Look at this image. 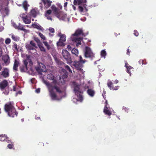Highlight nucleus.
I'll use <instances>...</instances> for the list:
<instances>
[{
  "mask_svg": "<svg viewBox=\"0 0 156 156\" xmlns=\"http://www.w3.org/2000/svg\"><path fill=\"white\" fill-rule=\"evenodd\" d=\"M56 62L58 66L60 68L64 67L65 65V64L64 62L58 59L56 60Z\"/></svg>",
  "mask_w": 156,
  "mask_h": 156,
  "instance_id": "b1692460",
  "label": "nucleus"
},
{
  "mask_svg": "<svg viewBox=\"0 0 156 156\" xmlns=\"http://www.w3.org/2000/svg\"><path fill=\"white\" fill-rule=\"evenodd\" d=\"M2 59L6 65H7L9 64L10 62V59L8 55H6L3 56Z\"/></svg>",
  "mask_w": 156,
  "mask_h": 156,
  "instance_id": "a211bd4d",
  "label": "nucleus"
},
{
  "mask_svg": "<svg viewBox=\"0 0 156 156\" xmlns=\"http://www.w3.org/2000/svg\"><path fill=\"white\" fill-rule=\"evenodd\" d=\"M11 42V40L9 38H6L5 41V43L7 44H8Z\"/></svg>",
  "mask_w": 156,
  "mask_h": 156,
  "instance_id": "49530a36",
  "label": "nucleus"
},
{
  "mask_svg": "<svg viewBox=\"0 0 156 156\" xmlns=\"http://www.w3.org/2000/svg\"><path fill=\"white\" fill-rule=\"evenodd\" d=\"M43 81L44 83L45 84L48 86L49 90L50 89H51L52 86L51 84L50 83L48 82H47L45 80H44Z\"/></svg>",
  "mask_w": 156,
  "mask_h": 156,
  "instance_id": "f704fd0d",
  "label": "nucleus"
},
{
  "mask_svg": "<svg viewBox=\"0 0 156 156\" xmlns=\"http://www.w3.org/2000/svg\"><path fill=\"white\" fill-rule=\"evenodd\" d=\"M108 108V107L107 106V105H105L103 109V112L105 115L110 116L112 115V112L109 110Z\"/></svg>",
  "mask_w": 156,
  "mask_h": 156,
  "instance_id": "f3484780",
  "label": "nucleus"
},
{
  "mask_svg": "<svg viewBox=\"0 0 156 156\" xmlns=\"http://www.w3.org/2000/svg\"><path fill=\"white\" fill-rule=\"evenodd\" d=\"M83 40V37H79L78 38H73L72 39V41L76 43V47L78 46L79 45L81 44V41Z\"/></svg>",
  "mask_w": 156,
  "mask_h": 156,
  "instance_id": "f8f14e48",
  "label": "nucleus"
},
{
  "mask_svg": "<svg viewBox=\"0 0 156 156\" xmlns=\"http://www.w3.org/2000/svg\"><path fill=\"white\" fill-rule=\"evenodd\" d=\"M34 40L38 44H39V43H41L40 40L38 39V38H35V39Z\"/></svg>",
  "mask_w": 156,
  "mask_h": 156,
  "instance_id": "052dcab7",
  "label": "nucleus"
},
{
  "mask_svg": "<svg viewBox=\"0 0 156 156\" xmlns=\"http://www.w3.org/2000/svg\"><path fill=\"white\" fill-rule=\"evenodd\" d=\"M58 36L60 37L59 39V41L65 42L66 41V36L64 34H62L61 33H59Z\"/></svg>",
  "mask_w": 156,
  "mask_h": 156,
  "instance_id": "5701e85b",
  "label": "nucleus"
},
{
  "mask_svg": "<svg viewBox=\"0 0 156 156\" xmlns=\"http://www.w3.org/2000/svg\"><path fill=\"white\" fill-rule=\"evenodd\" d=\"M0 11L3 17H5L6 16L9 15V10L8 7H5L4 9H1Z\"/></svg>",
  "mask_w": 156,
  "mask_h": 156,
  "instance_id": "9b49d317",
  "label": "nucleus"
},
{
  "mask_svg": "<svg viewBox=\"0 0 156 156\" xmlns=\"http://www.w3.org/2000/svg\"><path fill=\"white\" fill-rule=\"evenodd\" d=\"M51 9L54 11L55 14L57 17L59 16V13L58 12V9L55 6L52 5L51 6Z\"/></svg>",
  "mask_w": 156,
  "mask_h": 156,
  "instance_id": "393cba45",
  "label": "nucleus"
},
{
  "mask_svg": "<svg viewBox=\"0 0 156 156\" xmlns=\"http://www.w3.org/2000/svg\"><path fill=\"white\" fill-rule=\"evenodd\" d=\"M134 34L135 36L137 37L139 35V33L136 30H134Z\"/></svg>",
  "mask_w": 156,
  "mask_h": 156,
  "instance_id": "6e6d98bb",
  "label": "nucleus"
},
{
  "mask_svg": "<svg viewBox=\"0 0 156 156\" xmlns=\"http://www.w3.org/2000/svg\"><path fill=\"white\" fill-rule=\"evenodd\" d=\"M32 26L33 28L37 29L40 30H43V28L39 25L33 24H32Z\"/></svg>",
  "mask_w": 156,
  "mask_h": 156,
  "instance_id": "a878e982",
  "label": "nucleus"
},
{
  "mask_svg": "<svg viewBox=\"0 0 156 156\" xmlns=\"http://www.w3.org/2000/svg\"><path fill=\"white\" fill-rule=\"evenodd\" d=\"M39 36L41 37V39L43 40H46V38L44 35L42 34L39 33L38 34Z\"/></svg>",
  "mask_w": 156,
  "mask_h": 156,
  "instance_id": "ea45409f",
  "label": "nucleus"
},
{
  "mask_svg": "<svg viewBox=\"0 0 156 156\" xmlns=\"http://www.w3.org/2000/svg\"><path fill=\"white\" fill-rule=\"evenodd\" d=\"M12 47L13 48L15 49V50H16L17 51H18V48H17V44L15 43L12 46Z\"/></svg>",
  "mask_w": 156,
  "mask_h": 156,
  "instance_id": "09e8293b",
  "label": "nucleus"
},
{
  "mask_svg": "<svg viewBox=\"0 0 156 156\" xmlns=\"http://www.w3.org/2000/svg\"><path fill=\"white\" fill-rule=\"evenodd\" d=\"M144 61L142 59H140L138 61V63L140 65H143V64H145L144 63Z\"/></svg>",
  "mask_w": 156,
  "mask_h": 156,
  "instance_id": "603ef678",
  "label": "nucleus"
},
{
  "mask_svg": "<svg viewBox=\"0 0 156 156\" xmlns=\"http://www.w3.org/2000/svg\"><path fill=\"white\" fill-rule=\"evenodd\" d=\"M45 16L47 17V19L48 20H52V18L51 16H50V15H45Z\"/></svg>",
  "mask_w": 156,
  "mask_h": 156,
  "instance_id": "5fc2aeb1",
  "label": "nucleus"
},
{
  "mask_svg": "<svg viewBox=\"0 0 156 156\" xmlns=\"http://www.w3.org/2000/svg\"><path fill=\"white\" fill-rule=\"evenodd\" d=\"M12 26L15 28L16 29H17V28L18 25H17L14 22H12Z\"/></svg>",
  "mask_w": 156,
  "mask_h": 156,
  "instance_id": "864d4df0",
  "label": "nucleus"
},
{
  "mask_svg": "<svg viewBox=\"0 0 156 156\" xmlns=\"http://www.w3.org/2000/svg\"><path fill=\"white\" fill-rule=\"evenodd\" d=\"M9 83L6 80H4L0 83V89L2 91H3L4 89L7 88L8 86Z\"/></svg>",
  "mask_w": 156,
  "mask_h": 156,
  "instance_id": "6e6552de",
  "label": "nucleus"
},
{
  "mask_svg": "<svg viewBox=\"0 0 156 156\" xmlns=\"http://www.w3.org/2000/svg\"><path fill=\"white\" fill-rule=\"evenodd\" d=\"M20 17L22 18L23 21L25 24H28L31 22V17L28 15H27V12L21 13L20 15Z\"/></svg>",
  "mask_w": 156,
  "mask_h": 156,
  "instance_id": "423d86ee",
  "label": "nucleus"
},
{
  "mask_svg": "<svg viewBox=\"0 0 156 156\" xmlns=\"http://www.w3.org/2000/svg\"><path fill=\"white\" fill-rule=\"evenodd\" d=\"M107 85L110 89L112 90H117L118 89L119 87V86H118L114 87L113 82L110 81H108Z\"/></svg>",
  "mask_w": 156,
  "mask_h": 156,
  "instance_id": "1a4fd4ad",
  "label": "nucleus"
},
{
  "mask_svg": "<svg viewBox=\"0 0 156 156\" xmlns=\"http://www.w3.org/2000/svg\"><path fill=\"white\" fill-rule=\"evenodd\" d=\"M52 83L54 84V86H57L56 84L57 83V81L55 80H54Z\"/></svg>",
  "mask_w": 156,
  "mask_h": 156,
  "instance_id": "bf43d9fd",
  "label": "nucleus"
},
{
  "mask_svg": "<svg viewBox=\"0 0 156 156\" xmlns=\"http://www.w3.org/2000/svg\"><path fill=\"white\" fill-rule=\"evenodd\" d=\"M67 48L68 49V50H70L71 49V47L70 45H68L67 46Z\"/></svg>",
  "mask_w": 156,
  "mask_h": 156,
  "instance_id": "e2e57ef3",
  "label": "nucleus"
},
{
  "mask_svg": "<svg viewBox=\"0 0 156 156\" xmlns=\"http://www.w3.org/2000/svg\"><path fill=\"white\" fill-rule=\"evenodd\" d=\"M1 75L5 78L9 77V69L7 68L4 69L1 72Z\"/></svg>",
  "mask_w": 156,
  "mask_h": 156,
  "instance_id": "ddd939ff",
  "label": "nucleus"
},
{
  "mask_svg": "<svg viewBox=\"0 0 156 156\" xmlns=\"http://www.w3.org/2000/svg\"><path fill=\"white\" fill-rule=\"evenodd\" d=\"M126 54L128 55H129L130 54L129 49V48H128V49L127 50Z\"/></svg>",
  "mask_w": 156,
  "mask_h": 156,
  "instance_id": "69168bd1",
  "label": "nucleus"
},
{
  "mask_svg": "<svg viewBox=\"0 0 156 156\" xmlns=\"http://www.w3.org/2000/svg\"><path fill=\"white\" fill-rule=\"evenodd\" d=\"M11 38L13 41H17L19 40V37L17 36H16L13 34H11Z\"/></svg>",
  "mask_w": 156,
  "mask_h": 156,
  "instance_id": "c756f323",
  "label": "nucleus"
},
{
  "mask_svg": "<svg viewBox=\"0 0 156 156\" xmlns=\"http://www.w3.org/2000/svg\"><path fill=\"white\" fill-rule=\"evenodd\" d=\"M19 64V62L16 59H15V60L13 67V69L14 70H17V67L18 66Z\"/></svg>",
  "mask_w": 156,
  "mask_h": 156,
  "instance_id": "bb28decb",
  "label": "nucleus"
},
{
  "mask_svg": "<svg viewBox=\"0 0 156 156\" xmlns=\"http://www.w3.org/2000/svg\"><path fill=\"white\" fill-rule=\"evenodd\" d=\"M43 43L44 44V45L47 47L48 50H49L51 47L50 45L48 44L47 41H43Z\"/></svg>",
  "mask_w": 156,
  "mask_h": 156,
  "instance_id": "58836bf2",
  "label": "nucleus"
},
{
  "mask_svg": "<svg viewBox=\"0 0 156 156\" xmlns=\"http://www.w3.org/2000/svg\"><path fill=\"white\" fill-rule=\"evenodd\" d=\"M127 73H128L130 75H131V72L130 71V69H127Z\"/></svg>",
  "mask_w": 156,
  "mask_h": 156,
  "instance_id": "774afa93",
  "label": "nucleus"
},
{
  "mask_svg": "<svg viewBox=\"0 0 156 156\" xmlns=\"http://www.w3.org/2000/svg\"><path fill=\"white\" fill-rule=\"evenodd\" d=\"M64 67H65V68L69 72L72 73V71L70 68L69 67V66L68 65H65Z\"/></svg>",
  "mask_w": 156,
  "mask_h": 156,
  "instance_id": "c03bdc74",
  "label": "nucleus"
},
{
  "mask_svg": "<svg viewBox=\"0 0 156 156\" xmlns=\"http://www.w3.org/2000/svg\"><path fill=\"white\" fill-rule=\"evenodd\" d=\"M49 30L50 32L52 33H54L55 32V30L54 28H50Z\"/></svg>",
  "mask_w": 156,
  "mask_h": 156,
  "instance_id": "13d9d810",
  "label": "nucleus"
},
{
  "mask_svg": "<svg viewBox=\"0 0 156 156\" xmlns=\"http://www.w3.org/2000/svg\"><path fill=\"white\" fill-rule=\"evenodd\" d=\"M3 92V93L5 95H7L9 93V90L8 88H5Z\"/></svg>",
  "mask_w": 156,
  "mask_h": 156,
  "instance_id": "4c0bfd02",
  "label": "nucleus"
},
{
  "mask_svg": "<svg viewBox=\"0 0 156 156\" xmlns=\"http://www.w3.org/2000/svg\"><path fill=\"white\" fill-rule=\"evenodd\" d=\"M42 2L44 3L45 7L47 9L50 7L52 2L50 0H41Z\"/></svg>",
  "mask_w": 156,
  "mask_h": 156,
  "instance_id": "2eb2a0df",
  "label": "nucleus"
},
{
  "mask_svg": "<svg viewBox=\"0 0 156 156\" xmlns=\"http://www.w3.org/2000/svg\"><path fill=\"white\" fill-rule=\"evenodd\" d=\"M71 52L72 54H74L76 56H77L78 54V50L75 48H73L71 51Z\"/></svg>",
  "mask_w": 156,
  "mask_h": 156,
  "instance_id": "2f4dec72",
  "label": "nucleus"
},
{
  "mask_svg": "<svg viewBox=\"0 0 156 156\" xmlns=\"http://www.w3.org/2000/svg\"><path fill=\"white\" fill-rule=\"evenodd\" d=\"M74 87V90L75 94L77 96V98L79 100L81 101L83 100V96L82 94L83 92H82L80 88V86L79 85L75 84Z\"/></svg>",
  "mask_w": 156,
  "mask_h": 156,
  "instance_id": "7ed1b4c3",
  "label": "nucleus"
},
{
  "mask_svg": "<svg viewBox=\"0 0 156 156\" xmlns=\"http://www.w3.org/2000/svg\"><path fill=\"white\" fill-rule=\"evenodd\" d=\"M17 29L23 31L25 32H27V30L24 28V26L21 24L19 23Z\"/></svg>",
  "mask_w": 156,
  "mask_h": 156,
  "instance_id": "4be33fe9",
  "label": "nucleus"
},
{
  "mask_svg": "<svg viewBox=\"0 0 156 156\" xmlns=\"http://www.w3.org/2000/svg\"><path fill=\"white\" fill-rule=\"evenodd\" d=\"M83 3V0H74L73 3L75 5H79Z\"/></svg>",
  "mask_w": 156,
  "mask_h": 156,
  "instance_id": "7c9ffc66",
  "label": "nucleus"
},
{
  "mask_svg": "<svg viewBox=\"0 0 156 156\" xmlns=\"http://www.w3.org/2000/svg\"><path fill=\"white\" fill-rule=\"evenodd\" d=\"M38 45L41 51L44 52L46 51V50L43 46V44L41 43H39L38 44Z\"/></svg>",
  "mask_w": 156,
  "mask_h": 156,
  "instance_id": "c85d7f7f",
  "label": "nucleus"
},
{
  "mask_svg": "<svg viewBox=\"0 0 156 156\" xmlns=\"http://www.w3.org/2000/svg\"><path fill=\"white\" fill-rule=\"evenodd\" d=\"M1 1L3 3V5H7L9 3L8 0H3V1L2 0H1Z\"/></svg>",
  "mask_w": 156,
  "mask_h": 156,
  "instance_id": "79ce46f5",
  "label": "nucleus"
},
{
  "mask_svg": "<svg viewBox=\"0 0 156 156\" xmlns=\"http://www.w3.org/2000/svg\"><path fill=\"white\" fill-rule=\"evenodd\" d=\"M62 54L63 58L66 59L67 63L68 64L71 63L72 62V59L69 52L66 50H63Z\"/></svg>",
  "mask_w": 156,
  "mask_h": 156,
  "instance_id": "39448f33",
  "label": "nucleus"
},
{
  "mask_svg": "<svg viewBox=\"0 0 156 156\" xmlns=\"http://www.w3.org/2000/svg\"><path fill=\"white\" fill-rule=\"evenodd\" d=\"M40 88H38L36 90V92L37 93H40Z\"/></svg>",
  "mask_w": 156,
  "mask_h": 156,
  "instance_id": "0e129e2a",
  "label": "nucleus"
},
{
  "mask_svg": "<svg viewBox=\"0 0 156 156\" xmlns=\"http://www.w3.org/2000/svg\"><path fill=\"white\" fill-rule=\"evenodd\" d=\"M63 42V41H59V40L57 42V45L60 46H64L65 44Z\"/></svg>",
  "mask_w": 156,
  "mask_h": 156,
  "instance_id": "c9c22d12",
  "label": "nucleus"
},
{
  "mask_svg": "<svg viewBox=\"0 0 156 156\" xmlns=\"http://www.w3.org/2000/svg\"><path fill=\"white\" fill-rule=\"evenodd\" d=\"M35 119L37 120H39L40 119V117H37V116H35Z\"/></svg>",
  "mask_w": 156,
  "mask_h": 156,
  "instance_id": "338daca9",
  "label": "nucleus"
},
{
  "mask_svg": "<svg viewBox=\"0 0 156 156\" xmlns=\"http://www.w3.org/2000/svg\"><path fill=\"white\" fill-rule=\"evenodd\" d=\"M13 105V102H9L5 105L4 108L5 111L8 113V115L12 118L16 117L18 114Z\"/></svg>",
  "mask_w": 156,
  "mask_h": 156,
  "instance_id": "f257e3e1",
  "label": "nucleus"
},
{
  "mask_svg": "<svg viewBox=\"0 0 156 156\" xmlns=\"http://www.w3.org/2000/svg\"><path fill=\"white\" fill-rule=\"evenodd\" d=\"M101 55L102 57H103L105 58L106 55V51L104 50L101 51Z\"/></svg>",
  "mask_w": 156,
  "mask_h": 156,
  "instance_id": "a19ab883",
  "label": "nucleus"
},
{
  "mask_svg": "<svg viewBox=\"0 0 156 156\" xmlns=\"http://www.w3.org/2000/svg\"><path fill=\"white\" fill-rule=\"evenodd\" d=\"M30 44L32 45V46L34 47L35 48H37V47L36 46V44L35 43H34V41H30Z\"/></svg>",
  "mask_w": 156,
  "mask_h": 156,
  "instance_id": "37998d69",
  "label": "nucleus"
},
{
  "mask_svg": "<svg viewBox=\"0 0 156 156\" xmlns=\"http://www.w3.org/2000/svg\"><path fill=\"white\" fill-rule=\"evenodd\" d=\"M51 89H53V90L54 89H55L56 92L60 93H61L62 92V91L60 89L59 87L57 86H52Z\"/></svg>",
  "mask_w": 156,
  "mask_h": 156,
  "instance_id": "cd10ccee",
  "label": "nucleus"
},
{
  "mask_svg": "<svg viewBox=\"0 0 156 156\" xmlns=\"http://www.w3.org/2000/svg\"><path fill=\"white\" fill-rule=\"evenodd\" d=\"M73 36H78L80 35H82L85 36L83 32V31L82 29H78L75 31V33L73 34Z\"/></svg>",
  "mask_w": 156,
  "mask_h": 156,
  "instance_id": "4468645a",
  "label": "nucleus"
},
{
  "mask_svg": "<svg viewBox=\"0 0 156 156\" xmlns=\"http://www.w3.org/2000/svg\"><path fill=\"white\" fill-rule=\"evenodd\" d=\"M86 61V60L83 59L82 58L81 56H80V60L79 62H80V63L83 64L85 63Z\"/></svg>",
  "mask_w": 156,
  "mask_h": 156,
  "instance_id": "a18cd8bd",
  "label": "nucleus"
},
{
  "mask_svg": "<svg viewBox=\"0 0 156 156\" xmlns=\"http://www.w3.org/2000/svg\"><path fill=\"white\" fill-rule=\"evenodd\" d=\"M0 136L1 137L0 140L1 141H4L7 138V136L5 135H0Z\"/></svg>",
  "mask_w": 156,
  "mask_h": 156,
  "instance_id": "e433bc0d",
  "label": "nucleus"
},
{
  "mask_svg": "<svg viewBox=\"0 0 156 156\" xmlns=\"http://www.w3.org/2000/svg\"><path fill=\"white\" fill-rule=\"evenodd\" d=\"M35 69L37 73L40 74H41L42 72L46 71L45 66L41 62H38V65L35 67Z\"/></svg>",
  "mask_w": 156,
  "mask_h": 156,
  "instance_id": "20e7f679",
  "label": "nucleus"
},
{
  "mask_svg": "<svg viewBox=\"0 0 156 156\" xmlns=\"http://www.w3.org/2000/svg\"><path fill=\"white\" fill-rule=\"evenodd\" d=\"M78 8H79V11L80 12H82L83 11V8L82 6H79Z\"/></svg>",
  "mask_w": 156,
  "mask_h": 156,
  "instance_id": "4d7b16f0",
  "label": "nucleus"
},
{
  "mask_svg": "<svg viewBox=\"0 0 156 156\" xmlns=\"http://www.w3.org/2000/svg\"><path fill=\"white\" fill-rule=\"evenodd\" d=\"M22 5L23 8L27 12L28 10V7L30 6L28 4L27 1L25 0L23 2Z\"/></svg>",
  "mask_w": 156,
  "mask_h": 156,
  "instance_id": "412c9836",
  "label": "nucleus"
},
{
  "mask_svg": "<svg viewBox=\"0 0 156 156\" xmlns=\"http://www.w3.org/2000/svg\"><path fill=\"white\" fill-rule=\"evenodd\" d=\"M73 65L75 67L76 69L77 70H81L83 66V64L80 63V62H75L73 64Z\"/></svg>",
  "mask_w": 156,
  "mask_h": 156,
  "instance_id": "9d476101",
  "label": "nucleus"
},
{
  "mask_svg": "<svg viewBox=\"0 0 156 156\" xmlns=\"http://www.w3.org/2000/svg\"><path fill=\"white\" fill-rule=\"evenodd\" d=\"M123 109L126 112H128V111L129 110V109L128 108H127L126 107H123Z\"/></svg>",
  "mask_w": 156,
  "mask_h": 156,
  "instance_id": "680f3d73",
  "label": "nucleus"
},
{
  "mask_svg": "<svg viewBox=\"0 0 156 156\" xmlns=\"http://www.w3.org/2000/svg\"><path fill=\"white\" fill-rule=\"evenodd\" d=\"M127 65H129L127 63H126L125 66L127 69H130L133 68V67L131 66H127Z\"/></svg>",
  "mask_w": 156,
  "mask_h": 156,
  "instance_id": "3c124183",
  "label": "nucleus"
},
{
  "mask_svg": "<svg viewBox=\"0 0 156 156\" xmlns=\"http://www.w3.org/2000/svg\"><path fill=\"white\" fill-rule=\"evenodd\" d=\"M37 13V11L34 9L31 10L28 14L30 17L32 16L34 18L36 17Z\"/></svg>",
  "mask_w": 156,
  "mask_h": 156,
  "instance_id": "6ab92c4d",
  "label": "nucleus"
},
{
  "mask_svg": "<svg viewBox=\"0 0 156 156\" xmlns=\"http://www.w3.org/2000/svg\"><path fill=\"white\" fill-rule=\"evenodd\" d=\"M23 64L20 66V70L21 72H26L27 71H33L32 66L33 63L31 59H27L23 61Z\"/></svg>",
  "mask_w": 156,
  "mask_h": 156,
  "instance_id": "f03ea898",
  "label": "nucleus"
},
{
  "mask_svg": "<svg viewBox=\"0 0 156 156\" xmlns=\"http://www.w3.org/2000/svg\"><path fill=\"white\" fill-rule=\"evenodd\" d=\"M47 79L51 80H53L54 79V76L51 73H49L47 75Z\"/></svg>",
  "mask_w": 156,
  "mask_h": 156,
  "instance_id": "72a5a7b5",
  "label": "nucleus"
},
{
  "mask_svg": "<svg viewBox=\"0 0 156 156\" xmlns=\"http://www.w3.org/2000/svg\"><path fill=\"white\" fill-rule=\"evenodd\" d=\"M13 143L12 144H8L7 146L10 149H12L14 147V144H13Z\"/></svg>",
  "mask_w": 156,
  "mask_h": 156,
  "instance_id": "de8ad7c7",
  "label": "nucleus"
},
{
  "mask_svg": "<svg viewBox=\"0 0 156 156\" xmlns=\"http://www.w3.org/2000/svg\"><path fill=\"white\" fill-rule=\"evenodd\" d=\"M87 92L88 94L91 97H93L95 94V91L91 89H89L87 90Z\"/></svg>",
  "mask_w": 156,
  "mask_h": 156,
  "instance_id": "aec40b11",
  "label": "nucleus"
},
{
  "mask_svg": "<svg viewBox=\"0 0 156 156\" xmlns=\"http://www.w3.org/2000/svg\"><path fill=\"white\" fill-rule=\"evenodd\" d=\"M51 13V10L50 9L47 10L45 13V15H50Z\"/></svg>",
  "mask_w": 156,
  "mask_h": 156,
  "instance_id": "8fccbe9b",
  "label": "nucleus"
},
{
  "mask_svg": "<svg viewBox=\"0 0 156 156\" xmlns=\"http://www.w3.org/2000/svg\"><path fill=\"white\" fill-rule=\"evenodd\" d=\"M26 47L27 49L29 50H34L35 49V48L34 47L32 46L30 44H27L26 46Z\"/></svg>",
  "mask_w": 156,
  "mask_h": 156,
  "instance_id": "473e14b6",
  "label": "nucleus"
},
{
  "mask_svg": "<svg viewBox=\"0 0 156 156\" xmlns=\"http://www.w3.org/2000/svg\"><path fill=\"white\" fill-rule=\"evenodd\" d=\"M49 90L50 93V95L51 99L53 100H56L57 96L55 92L53 90V89H50Z\"/></svg>",
  "mask_w": 156,
  "mask_h": 156,
  "instance_id": "dca6fc26",
  "label": "nucleus"
},
{
  "mask_svg": "<svg viewBox=\"0 0 156 156\" xmlns=\"http://www.w3.org/2000/svg\"><path fill=\"white\" fill-rule=\"evenodd\" d=\"M84 56L86 58H92L94 57V54L90 48L88 47H85Z\"/></svg>",
  "mask_w": 156,
  "mask_h": 156,
  "instance_id": "0eeeda50",
  "label": "nucleus"
}]
</instances>
